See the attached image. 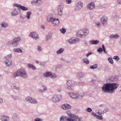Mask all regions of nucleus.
<instances>
[{"mask_svg":"<svg viewBox=\"0 0 121 121\" xmlns=\"http://www.w3.org/2000/svg\"><path fill=\"white\" fill-rule=\"evenodd\" d=\"M86 111L88 112H91L92 111V110L91 108H88L87 109Z\"/></svg>","mask_w":121,"mask_h":121,"instance_id":"obj_53","label":"nucleus"},{"mask_svg":"<svg viewBox=\"0 0 121 121\" xmlns=\"http://www.w3.org/2000/svg\"><path fill=\"white\" fill-rule=\"evenodd\" d=\"M52 75V73L50 72H47L44 74V76L46 77H48L51 76Z\"/></svg>","mask_w":121,"mask_h":121,"instance_id":"obj_34","label":"nucleus"},{"mask_svg":"<svg viewBox=\"0 0 121 121\" xmlns=\"http://www.w3.org/2000/svg\"><path fill=\"white\" fill-rule=\"evenodd\" d=\"M83 3L80 1H78L76 4L74 10L76 11L80 10L83 7Z\"/></svg>","mask_w":121,"mask_h":121,"instance_id":"obj_8","label":"nucleus"},{"mask_svg":"<svg viewBox=\"0 0 121 121\" xmlns=\"http://www.w3.org/2000/svg\"><path fill=\"white\" fill-rule=\"evenodd\" d=\"M38 50L39 51H41L42 50L41 48L39 46H38L37 47Z\"/></svg>","mask_w":121,"mask_h":121,"instance_id":"obj_55","label":"nucleus"},{"mask_svg":"<svg viewBox=\"0 0 121 121\" xmlns=\"http://www.w3.org/2000/svg\"><path fill=\"white\" fill-rule=\"evenodd\" d=\"M20 17L22 19H23L24 18V17L23 16L21 15L20 16Z\"/></svg>","mask_w":121,"mask_h":121,"instance_id":"obj_64","label":"nucleus"},{"mask_svg":"<svg viewBox=\"0 0 121 121\" xmlns=\"http://www.w3.org/2000/svg\"><path fill=\"white\" fill-rule=\"evenodd\" d=\"M97 114L99 115H101V114H103V111L102 112L101 110H98V111L97 112Z\"/></svg>","mask_w":121,"mask_h":121,"instance_id":"obj_49","label":"nucleus"},{"mask_svg":"<svg viewBox=\"0 0 121 121\" xmlns=\"http://www.w3.org/2000/svg\"><path fill=\"white\" fill-rule=\"evenodd\" d=\"M43 2L42 0H32L31 1V4L33 5L37 4L38 5H41Z\"/></svg>","mask_w":121,"mask_h":121,"instance_id":"obj_10","label":"nucleus"},{"mask_svg":"<svg viewBox=\"0 0 121 121\" xmlns=\"http://www.w3.org/2000/svg\"><path fill=\"white\" fill-rule=\"evenodd\" d=\"M89 32L88 29L87 28H85L79 30L77 33V35L78 37L84 38L88 34Z\"/></svg>","mask_w":121,"mask_h":121,"instance_id":"obj_3","label":"nucleus"},{"mask_svg":"<svg viewBox=\"0 0 121 121\" xmlns=\"http://www.w3.org/2000/svg\"><path fill=\"white\" fill-rule=\"evenodd\" d=\"M41 27L43 29H44L45 28L44 26L43 25L41 26Z\"/></svg>","mask_w":121,"mask_h":121,"instance_id":"obj_63","label":"nucleus"},{"mask_svg":"<svg viewBox=\"0 0 121 121\" xmlns=\"http://www.w3.org/2000/svg\"><path fill=\"white\" fill-rule=\"evenodd\" d=\"M27 67L28 68H32L33 70H35L36 69V68L32 64H28L27 65Z\"/></svg>","mask_w":121,"mask_h":121,"instance_id":"obj_28","label":"nucleus"},{"mask_svg":"<svg viewBox=\"0 0 121 121\" xmlns=\"http://www.w3.org/2000/svg\"><path fill=\"white\" fill-rule=\"evenodd\" d=\"M12 56L11 54L7 55L4 57V60H11L10 59L12 57Z\"/></svg>","mask_w":121,"mask_h":121,"instance_id":"obj_26","label":"nucleus"},{"mask_svg":"<svg viewBox=\"0 0 121 121\" xmlns=\"http://www.w3.org/2000/svg\"><path fill=\"white\" fill-rule=\"evenodd\" d=\"M21 12V10L19 9L18 8L17 9L15 8L13 10L12 13L11 15L12 16H15L17 15L18 14Z\"/></svg>","mask_w":121,"mask_h":121,"instance_id":"obj_15","label":"nucleus"},{"mask_svg":"<svg viewBox=\"0 0 121 121\" xmlns=\"http://www.w3.org/2000/svg\"><path fill=\"white\" fill-rule=\"evenodd\" d=\"M51 78L53 79L56 78L57 77L56 75L55 74H52L51 76Z\"/></svg>","mask_w":121,"mask_h":121,"instance_id":"obj_48","label":"nucleus"},{"mask_svg":"<svg viewBox=\"0 0 121 121\" xmlns=\"http://www.w3.org/2000/svg\"><path fill=\"white\" fill-rule=\"evenodd\" d=\"M42 86L43 87V88L44 90H47V88L46 86H43V85H42Z\"/></svg>","mask_w":121,"mask_h":121,"instance_id":"obj_59","label":"nucleus"},{"mask_svg":"<svg viewBox=\"0 0 121 121\" xmlns=\"http://www.w3.org/2000/svg\"><path fill=\"white\" fill-rule=\"evenodd\" d=\"M113 59H115L116 61H118L119 60V58L118 56H115L114 57Z\"/></svg>","mask_w":121,"mask_h":121,"instance_id":"obj_46","label":"nucleus"},{"mask_svg":"<svg viewBox=\"0 0 121 121\" xmlns=\"http://www.w3.org/2000/svg\"><path fill=\"white\" fill-rule=\"evenodd\" d=\"M64 49L63 48H61L60 49L57 51L56 53L59 54L62 53L64 51Z\"/></svg>","mask_w":121,"mask_h":121,"instance_id":"obj_35","label":"nucleus"},{"mask_svg":"<svg viewBox=\"0 0 121 121\" xmlns=\"http://www.w3.org/2000/svg\"><path fill=\"white\" fill-rule=\"evenodd\" d=\"M11 97L15 100H17L19 99V97L17 96L12 95Z\"/></svg>","mask_w":121,"mask_h":121,"instance_id":"obj_32","label":"nucleus"},{"mask_svg":"<svg viewBox=\"0 0 121 121\" xmlns=\"http://www.w3.org/2000/svg\"><path fill=\"white\" fill-rule=\"evenodd\" d=\"M54 19L53 17H50V18L48 19V18H47V20L49 22H53V20H54Z\"/></svg>","mask_w":121,"mask_h":121,"instance_id":"obj_41","label":"nucleus"},{"mask_svg":"<svg viewBox=\"0 0 121 121\" xmlns=\"http://www.w3.org/2000/svg\"><path fill=\"white\" fill-rule=\"evenodd\" d=\"M29 36L36 40L39 38V37L36 33L35 32H31L29 35Z\"/></svg>","mask_w":121,"mask_h":121,"instance_id":"obj_12","label":"nucleus"},{"mask_svg":"<svg viewBox=\"0 0 121 121\" xmlns=\"http://www.w3.org/2000/svg\"><path fill=\"white\" fill-rule=\"evenodd\" d=\"M26 17L28 19H29L30 18V16L31 14V13L30 12H28L26 13Z\"/></svg>","mask_w":121,"mask_h":121,"instance_id":"obj_40","label":"nucleus"},{"mask_svg":"<svg viewBox=\"0 0 121 121\" xmlns=\"http://www.w3.org/2000/svg\"><path fill=\"white\" fill-rule=\"evenodd\" d=\"M108 60L109 61V62L111 64H113V61L112 60V59L111 57H109L108 58Z\"/></svg>","mask_w":121,"mask_h":121,"instance_id":"obj_43","label":"nucleus"},{"mask_svg":"<svg viewBox=\"0 0 121 121\" xmlns=\"http://www.w3.org/2000/svg\"><path fill=\"white\" fill-rule=\"evenodd\" d=\"M75 43L79 41V39L78 38H77L75 39Z\"/></svg>","mask_w":121,"mask_h":121,"instance_id":"obj_58","label":"nucleus"},{"mask_svg":"<svg viewBox=\"0 0 121 121\" xmlns=\"http://www.w3.org/2000/svg\"><path fill=\"white\" fill-rule=\"evenodd\" d=\"M60 121H69L70 120V119L67 117L63 116L60 117Z\"/></svg>","mask_w":121,"mask_h":121,"instance_id":"obj_21","label":"nucleus"},{"mask_svg":"<svg viewBox=\"0 0 121 121\" xmlns=\"http://www.w3.org/2000/svg\"><path fill=\"white\" fill-rule=\"evenodd\" d=\"M91 115L93 116H94L95 117L97 116V115L94 112H92L91 113Z\"/></svg>","mask_w":121,"mask_h":121,"instance_id":"obj_56","label":"nucleus"},{"mask_svg":"<svg viewBox=\"0 0 121 121\" xmlns=\"http://www.w3.org/2000/svg\"><path fill=\"white\" fill-rule=\"evenodd\" d=\"M97 51L99 53H101L103 51V50L102 48L100 47L98 48V49Z\"/></svg>","mask_w":121,"mask_h":121,"instance_id":"obj_45","label":"nucleus"},{"mask_svg":"<svg viewBox=\"0 0 121 121\" xmlns=\"http://www.w3.org/2000/svg\"><path fill=\"white\" fill-rule=\"evenodd\" d=\"M92 54V53L91 52H89L88 53H87L86 55V56L87 57H88V56L89 55H91V54Z\"/></svg>","mask_w":121,"mask_h":121,"instance_id":"obj_60","label":"nucleus"},{"mask_svg":"<svg viewBox=\"0 0 121 121\" xmlns=\"http://www.w3.org/2000/svg\"><path fill=\"white\" fill-rule=\"evenodd\" d=\"M69 96L72 98L73 99H77L80 96L79 95L78 93L74 94L72 92L68 93Z\"/></svg>","mask_w":121,"mask_h":121,"instance_id":"obj_13","label":"nucleus"},{"mask_svg":"<svg viewBox=\"0 0 121 121\" xmlns=\"http://www.w3.org/2000/svg\"><path fill=\"white\" fill-rule=\"evenodd\" d=\"M21 39V38L20 36H18L14 38L12 41H8L7 43L8 44H11L14 47L18 45L19 42Z\"/></svg>","mask_w":121,"mask_h":121,"instance_id":"obj_4","label":"nucleus"},{"mask_svg":"<svg viewBox=\"0 0 121 121\" xmlns=\"http://www.w3.org/2000/svg\"><path fill=\"white\" fill-rule=\"evenodd\" d=\"M118 79V77L117 76L111 77L108 78L109 81H112L113 82L117 81Z\"/></svg>","mask_w":121,"mask_h":121,"instance_id":"obj_18","label":"nucleus"},{"mask_svg":"<svg viewBox=\"0 0 121 121\" xmlns=\"http://www.w3.org/2000/svg\"><path fill=\"white\" fill-rule=\"evenodd\" d=\"M52 23L54 26H58L59 24V21L58 18H55L53 20Z\"/></svg>","mask_w":121,"mask_h":121,"instance_id":"obj_22","label":"nucleus"},{"mask_svg":"<svg viewBox=\"0 0 121 121\" xmlns=\"http://www.w3.org/2000/svg\"><path fill=\"white\" fill-rule=\"evenodd\" d=\"M118 86L116 83H106L102 87V91L104 92L113 93Z\"/></svg>","mask_w":121,"mask_h":121,"instance_id":"obj_1","label":"nucleus"},{"mask_svg":"<svg viewBox=\"0 0 121 121\" xmlns=\"http://www.w3.org/2000/svg\"><path fill=\"white\" fill-rule=\"evenodd\" d=\"M29 103L33 104H36L38 103L37 100L35 99L32 98L31 97L28 96L25 99Z\"/></svg>","mask_w":121,"mask_h":121,"instance_id":"obj_7","label":"nucleus"},{"mask_svg":"<svg viewBox=\"0 0 121 121\" xmlns=\"http://www.w3.org/2000/svg\"><path fill=\"white\" fill-rule=\"evenodd\" d=\"M10 86L11 88L14 89H16L18 91L20 89L19 86H16L15 84H11Z\"/></svg>","mask_w":121,"mask_h":121,"instance_id":"obj_24","label":"nucleus"},{"mask_svg":"<svg viewBox=\"0 0 121 121\" xmlns=\"http://www.w3.org/2000/svg\"><path fill=\"white\" fill-rule=\"evenodd\" d=\"M60 30L61 32L63 34H64L66 32V30L63 28L60 29Z\"/></svg>","mask_w":121,"mask_h":121,"instance_id":"obj_42","label":"nucleus"},{"mask_svg":"<svg viewBox=\"0 0 121 121\" xmlns=\"http://www.w3.org/2000/svg\"><path fill=\"white\" fill-rule=\"evenodd\" d=\"M66 3L67 4H70L72 2L71 0H65Z\"/></svg>","mask_w":121,"mask_h":121,"instance_id":"obj_51","label":"nucleus"},{"mask_svg":"<svg viewBox=\"0 0 121 121\" xmlns=\"http://www.w3.org/2000/svg\"><path fill=\"white\" fill-rule=\"evenodd\" d=\"M117 2L118 4H121V0H117Z\"/></svg>","mask_w":121,"mask_h":121,"instance_id":"obj_57","label":"nucleus"},{"mask_svg":"<svg viewBox=\"0 0 121 121\" xmlns=\"http://www.w3.org/2000/svg\"><path fill=\"white\" fill-rule=\"evenodd\" d=\"M34 121H41V119L40 118H37L35 119Z\"/></svg>","mask_w":121,"mask_h":121,"instance_id":"obj_54","label":"nucleus"},{"mask_svg":"<svg viewBox=\"0 0 121 121\" xmlns=\"http://www.w3.org/2000/svg\"><path fill=\"white\" fill-rule=\"evenodd\" d=\"M62 99V96L60 95H54L52 97V101L54 102L59 101Z\"/></svg>","mask_w":121,"mask_h":121,"instance_id":"obj_6","label":"nucleus"},{"mask_svg":"<svg viewBox=\"0 0 121 121\" xmlns=\"http://www.w3.org/2000/svg\"><path fill=\"white\" fill-rule=\"evenodd\" d=\"M0 26L2 27L6 28L8 26V24L7 23L4 22L1 23Z\"/></svg>","mask_w":121,"mask_h":121,"instance_id":"obj_27","label":"nucleus"},{"mask_svg":"<svg viewBox=\"0 0 121 121\" xmlns=\"http://www.w3.org/2000/svg\"><path fill=\"white\" fill-rule=\"evenodd\" d=\"M70 117V120L69 121H80V119L75 115H72Z\"/></svg>","mask_w":121,"mask_h":121,"instance_id":"obj_16","label":"nucleus"},{"mask_svg":"<svg viewBox=\"0 0 121 121\" xmlns=\"http://www.w3.org/2000/svg\"><path fill=\"white\" fill-rule=\"evenodd\" d=\"M52 35L50 34H48V35L46 36V39L47 41H48L50 40L51 38Z\"/></svg>","mask_w":121,"mask_h":121,"instance_id":"obj_37","label":"nucleus"},{"mask_svg":"<svg viewBox=\"0 0 121 121\" xmlns=\"http://www.w3.org/2000/svg\"><path fill=\"white\" fill-rule=\"evenodd\" d=\"M63 5L61 4L58 6V15L61 16L62 14V11L63 9Z\"/></svg>","mask_w":121,"mask_h":121,"instance_id":"obj_11","label":"nucleus"},{"mask_svg":"<svg viewBox=\"0 0 121 121\" xmlns=\"http://www.w3.org/2000/svg\"><path fill=\"white\" fill-rule=\"evenodd\" d=\"M84 75V74L82 72H79L78 73L77 76L78 77L80 78L82 77Z\"/></svg>","mask_w":121,"mask_h":121,"instance_id":"obj_36","label":"nucleus"},{"mask_svg":"<svg viewBox=\"0 0 121 121\" xmlns=\"http://www.w3.org/2000/svg\"><path fill=\"white\" fill-rule=\"evenodd\" d=\"M13 118L14 119L13 121H19V119L16 114H15L13 115Z\"/></svg>","mask_w":121,"mask_h":121,"instance_id":"obj_31","label":"nucleus"},{"mask_svg":"<svg viewBox=\"0 0 121 121\" xmlns=\"http://www.w3.org/2000/svg\"><path fill=\"white\" fill-rule=\"evenodd\" d=\"M13 6L17 7V8L21 9L22 10L25 11L28 10V9L24 6H22L21 5L17 4H13Z\"/></svg>","mask_w":121,"mask_h":121,"instance_id":"obj_9","label":"nucleus"},{"mask_svg":"<svg viewBox=\"0 0 121 121\" xmlns=\"http://www.w3.org/2000/svg\"><path fill=\"white\" fill-rule=\"evenodd\" d=\"M0 119L2 121H9V117L4 115H2L1 116Z\"/></svg>","mask_w":121,"mask_h":121,"instance_id":"obj_20","label":"nucleus"},{"mask_svg":"<svg viewBox=\"0 0 121 121\" xmlns=\"http://www.w3.org/2000/svg\"><path fill=\"white\" fill-rule=\"evenodd\" d=\"M82 61L84 62L86 64H89V61L86 58H83L82 59Z\"/></svg>","mask_w":121,"mask_h":121,"instance_id":"obj_38","label":"nucleus"},{"mask_svg":"<svg viewBox=\"0 0 121 121\" xmlns=\"http://www.w3.org/2000/svg\"><path fill=\"white\" fill-rule=\"evenodd\" d=\"M68 42L69 44H73L75 43V39L73 38H72L69 39L68 41Z\"/></svg>","mask_w":121,"mask_h":121,"instance_id":"obj_30","label":"nucleus"},{"mask_svg":"<svg viewBox=\"0 0 121 121\" xmlns=\"http://www.w3.org/2000/svg\"><path fill=\"white\" fill-rule=\"evenodd\" d=\"M107 18L105 16H103L101 19V21L104 25H106L107 24Z\"/></svg>","mask_w":121,"mask_h":121,"instance_id":"obj_17","label":"nucleus"},{"mask_svg":"<svg viewBox=\"0 0 121 121\" xmlns=\"http://www.w3.org/2000/svg\"><path fill=\"white\" fill-rule=\"evenodd\" d=\"M3 102V100L1 98H0V103H1Z\"/></svg>","mask_w":121,"mask_h":121,"instance_id":"obj_61","label":"nucleus"},{"mask_svg":"<svg viewBox=\"0 0 121 121\" xmlns=\"http://www.w3.org/2000/svg\"><path fill=\"white\" fill-rule=\"evenodd\" d=\"M96 25L98 26H99L100 25V23L99 22H97L96 24Z\"/></svg>","mask_w":121,"mask_h":121,"instance_id":"obj_62","label":"nucleus"},{"mask_svg":"<svg viewBox=\"0 0 121 121\" xmlns=\"http://www.w3.org/2000/svg\"><path fill=\"white\" fill-rule=\"evenodd\" d=\"M109 109L108 108H106V109H105L104 110H103V113H106L107 112H108L109 111Z\"/></svg>","mask_w":121,"mask_h":121,"instance_id":"obj_52","label":"nucleus"},{"mask_svg":"<svg viewBox=\"0 0 121 121\" xmlns=\"http://www.w3.org/2000/svg\"><path fill=\"white\" fill-rule=\"evenodd\" d=\"M4 62L7 66H9L12 64L11 60H4Z\"/></svg>","mask_w":121,"mask_h":121,"instance_id":"obj_23","label":"nucleus"},{"mask_svg":"<svg viewBox=\"0 0 121 121\" xmlns=\"http://www.w3.org/2000/svg\"><path fill=\"white\" fill-rule=\"evenodd\" d=\"M90 42L91 44H98L99 43V41L94 40L90 41Z\"/></svg>","mask_w":121,"mask_h":121,"instance_id":"obj_29","label":"nucleus"},{"mask_svg":"<svg viewBox=\"0 0 121 121\" xmlns=\"http://www.w3.org/2000/svg\"><path fill=\"white\" fill-rule=\"evenodd\" d=\"M61 108L64 110H68L70 109L71 106L69 104H66L62 105L61 106Z\"/></svg>","mask_w":121,"mask_h":121,"instance_id":"obj_19","label":"nucleus"},{"mask_svg":"<svg viewBox=\"0 0 121 121\" xmlns=\"http://www.w3.org/2000/svg\"><path fill=\"white\" fill-rule=\"evenodd\" d=\"M98 66V65L97 64H95L94 65L91 66L90 67V68L91 69H94L97 68Z\"/></svg>","mask_w":121,"mask_h":121,"instance_id":"obj_39","label":"nucleus"},{"mask_svg":"<svg viewBox=\"0 0 121 121\" xmlns=\"http://www.w3.org/2000/svg\"><path fill=\"white\" fill-rule=\"evenodd\" d=\"M66 84L67 86L69 87H68V88L69 90H71V87H74L77 85V83L76 82L74 81L70 80H67Z\"/></svg>","mask_w":121,"mask_h":121,"instance_id":"obj_5","label":"nucleus"},{"mask_svg":"<svg viewBox=\"0 0 121 121\" xmlns=\"http://www.w3.org/2000/svg\"><path fill=\"white\" fill-rule=\"evenodd\" d=\"M13 51L14 52H17V53H21L22 52V50L20 48H14L13 49Z\"/></svg>","mask_w":121,"mask_h":121,"instance_id":"obj_33","label":"nucleus"},{"mask_svg":"<svg viewBox=\"0 0 121 121\" xmlns=\"http://www.w3.org/2000/svg\"><path fill=\"white\" fill-rule=\"evenodd\" d=\"M102 49H103V51L104 52V53H106L107 52L106 51L105 49L104 46V44H103L102 45Z\"/></svg>","mask_w":121,"mask_h":121,"instance_id":"obj_47","label":"nucleus"},{"mask_svg":"<svg viewBox=\"0 0 121 121\" xmlns=\"http://www.w3.org/2000/svg\"><path fill=\"white\" fill-rule=\"evenodd\" d=\"M13 76L14 78L20 76L23 78H26L28 77V75L24 69H20L13 73Z\"/></svg>","mask_w":121,"mask_h":121,"instance_id":"obj_2","label":"nucleus"},{"mask_svg":"<svg viewBox=\"0 0 121 121\" xmlns=\"http://www.w3.org/2000/svg\"><path fill=\"white\" fill-rule=\"evenodd\" d=\"M67 114L69 116V118L71 119V116L72 115H74L73 114H72L71 113V112L69 111H68L66 112Z\"/></svg>","mask_w":121,"mask_h":121,"instance_id":"obj_44","label":"nucleus"},{"mask_svg":"<svg viewBox=\"0 0 121 121\" xmlns=\"http://www.w3.org/2000/svg\"><path fill=\"white\" fill-rule=\"evenodd\" d=\"M87 8L90 10H92L95 8L94 3L93 2H91L88 4L87 6Z\"/></svg>","mask_w":121,"mask_h":121,"instance_id":"obj_14","label":"nucleus"},{"mask_svg":"<svg viewBox=\"0 0 121 121\" xmlns=\"http://www.w3.org/2000/svg\"><path fill=\"white\" fill-rule=\"evenodd\" d=\"M96 117L97 119L100 120H102L103 119V118L101 116H100L97 115Z\"/></svg>","mask_w":121,"mask_h":121,"instance_id":"obj_50","label":"nucleus"},{"mask_svg":"<svg viewBox=\"0 0 121 121\" xmlns=\"http://www.w3.org/2000/svg\"><path fill=\"white\" fill-rule=\"evenodd\" d=\"M119 37V36L117 34H116L115 35L111 34L109 36V37L110 38L115 39L118 38Z\"/></svg>","mask_w":121,"mask_h":121,"instance_id":"obj_25","label":"nucleus"}]
</instances>
